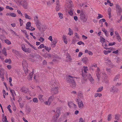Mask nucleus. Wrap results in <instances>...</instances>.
I'll return each instance as SVG.
<instances>
[{"label":"nucleus","mask_w":122,"mask_h":122,"mask_svg":"<svg viewBox=\"0 0 122 122\" xmlns=\"http://www.w3.org/2000/svg\"><path fill=\"white\" fill-rule=\"evenodd\" d=\"M81 18L83 22H86L87 20L88 17V15L87 14H86L81 12L80 14Z\"/></svg>","instance_id":"obj_2"},{"label":"nucleus","mask_w":122,"mask_h":122,"mask_svg":"<svg viewBox=\"0 0 122 122\" xmlns=\"http://www.w3.org/2000/svg\"><path fill=\"white\" fill-rule=\"evenodd\" d=\"M83 62L85 63H86L88 61V59L87 58L85 57L83 58L82 60Z\"/></svg>","instance_id":"obj_30"},{"label":"nucleus","mask_w":122,"mask_h":122,"mask_svg":"<svg viewBox=\"0 0 122 122\" xmlns=\"http://www.w3.org/2000/svg\"><path fill=\"white\" fill-rule=\"evenodd\" d=\"M21 49L23 51L25 52H27L28 53H30L31 52V51L30 49L29 48H26L25 45L22 44L21 45Z\"/></svg>","instance_id":"obj_5"},{"label":"nucleus","mask_w":122,"mask_h":122,"mask_svg":"<svg viewBox=\"0 0 122 122\" xmlns=\"http://www.w3.org/2000/svg\"><path fill=\"white\" fill-rule=\"evenodd\" d=\"M28 29L29 30L33 31L35 29L32 27L30 26V27H29V29Z\"/></svg>","instance_id":"obj_52"},{"label":"nucleus","mask_w":122,"mask_h":122,"mask_svg":"<svg viewBox=\"0 0 122 122\" xmlns=\"http://www.w3.org/2000/svg\"><path fill=\"white\" fill-rule=\"evenodd\" d=\"M33 71L31 73H30L29 75L28 78H29V80H31V79L32 77V76L33 74Z\"/></svg>","instance_id":"obj_23"},{"label":"nucleus","mask_w":122,"mask_h":122,"mask_svg":"<svg viewBox=\"0 0 122 122\" xmlns=\"http://www.w3.org/2000/svg\"><path fill=\"white\" fill-rule=\"evenodd\" d=\"M102 21H103V22H105L106 21V20L104 19H102L100 20V21H99V22L100 23Z\"/></svg>","instance_id":"obj_62"},{"label":"nucleus","mask_w":122,"mask_h":122,"mask_svg":"<svg viewBox=\"0 0 122 122\" xmlns=\"http://www.w3.org/2000/svg\"><path fill=\"white\" fill-rule=\"evenodd\" d=\"M68 30L69 33L68 34L69 35H71L73 34V30H71V28H69Z\"/></svg>","instance_id":"obj_26"},{"label":"nucleus","mask_w":122,"mask_h":122,"mask_svg":"<svg viewBox=\"0 0 122 122\" xmlns=\"http://www.w3.org/2000/svg\"><path fill=\"white\" fill-rule=\"evenodd\" d=\"M101 42L103 44H104V43H106L107 42H108V41L106 40L105 39H101Z\"/></svg>","instance_id":"obj_25"},{"label":"nucleus","mask_w":122,"mask_h":122,"mask_svg":"<svg viewBox=\"0 0 122 122\" xmlns=\"http://www.w3.org/2000/svg\"><path fill=\"white\" fill-rule=\"evenodd\" d=\"M22 0H17V3L19 5H21L22 3Z\"/></svg>","instance_id":"obj_44"},{"label":"nucleus","mask_w":122,"mask_h":122,"mask_svg":"<svg viewBox=\"0 0 122 122\" xmlns=\"http://www.w3.org/2000/svg\"><path fill=\"white\" fill-rule=\"evenodd\" d=\"M105 60L106 61L108 65H110L111 64V61L109 59V57H107L105 58Z\"/></svg>","instance_id":"obj_20"},{"label":"nucleus","mask_w":122,"mask_h":122,"mask_svg":"<svg viewBox=\"0 0 122 122\" xmlns=\"http://www.w3.org/2000/svg\"><path fill=\"white\" fill-rule=\"evenodd\" d=\"M116 43L115 42L113 43L111 42L109 43V46H112L115 45Z\"/></svg>","instance_id":"obj_63"},{"label":"nucleus","mask_w":122,"mask_h":122,"mask_svg":"<svg viewBox=\"0 0 122 122\" xmlns=\"http://www.w3.org/2000/svg\"><path fill=\"white\" fill-rule=\"evenodd\" d=\"M59 16L61 19H62L63 18V14L61 13H58Z\"/></svg>","instance_id":"obj_49"},{"label":"nucleus","mask_w":122,"mask_h":122,"mask_svg":"<svg viewBox=\"0 0 122 122\" xmlns=\"http://www.w3.org/2000/svg\"><path fill=\"white\" fill-rule=\"evenodd\" d=\"M98 16L97 17V19H99L101 18H102L103 17V16L100 14H98Z\"/></svg>","instance_id":"obj_58"},{"label":"nucleus","mask_w":122,"mask_h":122,"mask_svg":"<svg viewBox=\"0 0 122 122\" xmlns=\"http://www.w3.org/2000/svg\"><path fill=\"white\" fill-rule=\"evenodd\" d=\"M46 28L47 27L46 25H43L41 26H40L38 28L41 32H44V31L46 30Z\"/></svg>","instance_id":"obj_7"},{"label":"nucleus","mask_w":122,"mask_h":122,"mask_svg":"<svg viewBox=\"0 0 122 122\" xmlns=\"http://www.w3.org/2000/svg\"><path fill=\"white\" fill-rule=\"evenodd\" d=\"M58 117H57V116L55 115L53 117L52 119V122H56Z\"/></svg>","instance_id":"obj_16"},{"label":"nucleus","mask_w":122,"mask_h":122,"mask_svg":"<svg viewBox=\"0 0 122 122\" xmlns=\"http://www.w3.org/2000/svg\"><path fill=\"white\" fill-rule=\"evenodd\" d=\"M44 35V33L41 32V34H40V35L39 38H43V37H45Z\"/></svg>","instance_id":"obj_41"},{"label":"nucleus","mask_w":122,"mask_h":122,"mask_svg":"<svg viewBox=\"0 0 122 122\" xmlns=\"http://www.w3.org/2000/svg\"><path fill=\"white\" fill-rule=\"evenodd\" d=\"M5 42L7 44L10 45L11 44V42L8 39H6L5 41Z\"/></svg>","instance_id":"obj_45"},{"label":"nucleus","mask_w":122,"mask_h":122,"mask_svg":"<svg viewBox=\"0 0 122 122\" xmlns=\"http://www.w3.org/2000/svg\"><path fill=\"white\" fill-rule=\"evenodd\" d=\"M35 22L38 28L41 25V24L39 20Z\"/></svg>","instance_id":"obj_24"},{"label":"nucleus","mask_w":122,"mask_h":122,"mask_svg":"<svg viewBox=\"0 0 122 122\" xmlns=\"http://www.w3.org/2000/svg\"><path fill=\"white\" fill-rule=\"evenodd\" d=\"M112 119V115L111 114H109L107 117V121H110Z\"/></svg>","instance_id":"obj_43"},{"label":"nucleus","mask_w":122,"mask_h":122,"mask_svg":"<svg viewBox=\"0 0 122 122\" xmlns=\"http://www.w3.org/2000/svg\"><path fill=\"white\" fill-rule=\"evenodd\" d=\"M58 87H55L52 88L51 90V92L52 93L55 95L58 92Z\"/></svg>","instance_id":"obj_6"},{"label":"nucleus","mask_w":122,"mask_h":122,"mask_svg":"<svg viewBox=\"0 0 122 122\" xmlns=\"http://www.w3.org/2000/svg\"><path fill=\"white\" fill-rule=\"evenodd\" d=\"M51 102L49 101L48 100L47 101L45 102H44L45 104L46 105H48V106L50 105Z\"/></svg>","instance_id":"obj_46"},{"label":"nucleus","mask_w":122,"mask_h":122,"mask_svg":"<svg viewBox=\"0 0 122 122\" xmlns=\"http://www.w3.org/2000/svg\"><path fill=\"white\" fill-rule=\"evenodd\" d=\"M101 74V72L99 68H97V70L96 72V74L97 78L98 80V81H100V74Z\"/></svg>","instance_id":"obj_8"},{"label":"nucleus","mask_w":122,"mask_h":122,"mask_svg":"<svg viewBox=\"0 0 122 122\" xmlns=\"http://www.w3.org/2000/svg\"><path fill=\"white\" fill-rule=\"evenodd\" d=\"M106 69L107 71L109 73V74H110L111 73L110 69L106 68Z\"/></svg>","instance_id":"obj_55"},{"label":"nucleus","mask_w":122,"mask_h":122,"mask_svg":"<svg viewBox=\"0 0 122 122\" xmlns=\"http://www.w3.org/2000/svg\"><path fill=\"white\" fill-rule=\"evenodd\" d=\"M22 65L23 67H26L28 66L25 60H23V61Z\"/></svg>","instance_id":"obj_17"},{"label":"nucleus","mask_w":122,"mask_h":122,"mask_svg":"<svg viewBox=\"0 0 122 122\" xmlns=\"http://www.w3.org/2000/svg\"><path fill=\"white\" fill-rule=\"evenodd\" d=\"M69 14L71 15H73V13L72 10H70L68 12Z\"/></svg>","instance_id":"obj_50"},{"label":"nucleus","mask_w":122,"mask_h":122,"mask_svg":"<svg viewBox=\"0 0 122 122\" xmlns=\"http://www.w3.org/2000/svg\"><path fill=\"white\" fill-rule=\"evenodd\" d=\"M26 9L27 8V2L25 0H22V5Z\"/></svg>","instance_id":"obj_9"},{"label":"nucleus","mask_w":122,"mask_h":122,"mask_svg":"<svg viewBox=\"0 0 122 122\" xmlns=\"http://www.w3.org/2000/svg\"><path fill=\"white\" fill-rule=\"evenodd\" d=\"M6 51V50L5 47H4L3 48V49L2 51L3 54H4L5 56H7V53Z\"/></svg>","instance_id":"obj_21"},{"label":"nucleus","mask_w":122,"mask_h":122,"mask_svg":"<svg viewBox=\"0 0 122 122\" xmlns=\"http://www.w3.org/2000/svg\"><path fill=\"white\" fill-rule=\"evenodd\" d=\"M52 55H51V54H44L43 56L45 58H49V57H52Z\"/></svg>","instance_id":"obj_14"},{"label":"nucleus","mask_w":122,"mask_h":122,"mask_svg":"<svg viewBox=\"0 0 122 122\" xmlns=\"http://www.w3.org/2000/svg\"><path fill=\"white\" fill-rule=\"evenodd\" d=\"M89 80L91 83H94V80L92 77L91 78L89 79Z\"/></svg>","instance_id":"obj_57"},{"label":"nucleus","mask_w":122,"mask_h":122,"mask_svg":"<svg viewBox=\"0 0 122 122\" xmlns=\"http://www.w3.org/2000/svg\"><path fill=\"white\" fill-rule=\"evenodd\" d=\"M20 22V26H21L23 24V21L21 19H19Z\"/></svg>","instance_id":"obj_60"},{"label":"nucleus","mask_w":122,"mask_h":122,"mask_svg":"<svg viewBox=\"0 0 122 122\" xmlns=\"http://www.w3.org/2000/svg\"><path fill=\"white\" fill-rule=\"evenodd\" d=\"M25 18L26 19L30 20L31 19V17L30 16L27 15L26 13L25 14Z\"/></svg>","instance_id":"obj_38"},{"label":"nucleus","mask_w":122,"mask_h":122,"mask_svg":"<svg viewBox=\"0 0 122 122\" xmlns=\"http://www.w3.org/2000/svg\"><path fill=\"white\" fill-rule=\"evenodd\" d=\"M33 101L35 103H37L38 102V100L36 98H34L32 99Z\"/></svg>","instance_id":"obj_35"},{"label":"nucleus","mask_w":122,"mask_h":122,"mask_svg":"<svg viewBox=\"0 0 122 122\" xmlns=\"http://www.w3.org/2000/svg\"><path fill=\"white\" fill-rule=\"evenodd\" d=\"M5 63H8V62L9 64H10L11 63V60L10 59H7L5 60Z\"/></svg>","instance_id":"obj_37"},{"label":"nucleus","mask_w":122,"mask_h":122,"mask_svg":"<svg viewBox=\"0 0 122 122\" xmlns=\"http://www.w3.org/2000/svg\"><path fill=\"white\" fill-rule=\"evenodd\" d=\"M78 96L80 98L82 99L83 98V94L81 91H79L78 94Z\"/></svg>","instance_id":"obj_19"},{"label":"nucleus","mask_w":122,"mask_h":122,"mask_svg":"<svg viewBox=\"0 0 122 122\" xmlns=\"http://www.w3.org/2000/svg\"><path fill=\"white\" fill-rule=\"evenodd\" d=\"M38 19V16H36L34 17V20L35 22L36 21H38L39 20Z\"/></svg>","instance_id":"obj_59"},{"label":"nucleus","mask_w":122,"mask_h":122,"mask_svg":"<svg viewBox=\"0 0 122 122\" xmlns=\"http://www.w3.org/2000/svg\"><path fill=\"white\" fill-rule=\"evenodd\" d=\"M54 98V97L53 96H51L49 97L48 100L49 101H50L51 103L53 100Z\"/></svg>","instance_id":"obj_40"},{"label":"nucleus","mask_w":122,"mask_h":122,"mask_svg":"<svg viewBox=\"0 0 122 122\" xmlns=\"http://www.w3.org/2000/svg\"><path fill=\"white\" fill-rule=\"evenodd\" d=\"M103 86H101L100 87H99L97 90V92H100L103 90Z\"/></svg>","instance_id":"obj_33"},{"label":"nucleus","mask_w":122,"mask_h":122,"mask_svg":"<svg viewBox=\"0 0 122 122\" xmlns=\"http://www.w3.org/2000/svg\"><path fill=\"white\" fill-rule=\"evenodd\" d=\"M116 62L117 63H119L121 61V59L119 57H117L116 58Z\"/></svg>","instance_id":"obj_54"},{"label":"nucleus","mask_w":122,"mask_h":122,"mask_svg":"<svg viewBox=\"0 0 122 122\" xmlns=\"http://www.w3.org/2000/svg\"><path fill=\"white\" fill-rule=\"evenodd\" d=\"M11 107V106L10 105H9L7 107V108L9 110V111L10 113H11L12 111L11 110L10 107Z\"/></svg>","instance_id":"obj_53"},{"label":"nucleus","mask_w":122,"mask_h":122,"mask_svg":"<svg viewBox=\"0 0 122 122\" xmlns=\"http://www.w3.org/2000/svg\"><path fill=\"white\" fill-rule=\"evenodd\" d=\"M24 40L31 47L33 48L35 50H37V49L33 45L31 44L27 41L26 39H24Z\"/></svg>","instance_id":"obj_10"},{"label":"nucleus","mask_w":122,"mask_h":122,"mask_svg":"<svg viewBox=\"0 0 122 122\" xmlns=\"http://www.w3.org/2000/svg\"><path fill=\"white\" fill-rule=\"evenodd\" d=\"M102 30L104 32L106 36H108L107 31L105 30V28H102Z\"/></svg>","instance_id":"obj_31"},{"label":"nucleus","mask_w":122,"mask_h":122,"mask_svg":"<svg viewBox=\"0 0 122 122\" xmlns=\"http://www.w3.org/2000/svg\"><path fill=\"white\" fill-rule=\"evenodd\" d=\"M77 44L79 45H81V44H83L84 45V43L83 42L81 41H80L78 42L77 43Z\"/></svg>","instance_id":"obj_64"},{"label":"nucleus","mask_w":122,"mask_h":122,"mask_svg":"<svg viewBox=\"0 0 122 122\" xmlns=\"http://www.w3.org/2000/svg\"><path fill=\"white\" fill-rule=\"evenodd\" d=\"M87 76V78L89 79L91 78L92 77V76L90 74H89Z\"/></svg>","instance_id":"obj_61"},{"label":"nucleus","mask_w":122,"mask_h":122,"mask_svg":"<svg viewBox=\"0 0 122 122\" xmlns=\"http://www.w3.org/2000/svg\"><path fill=\"white\" fill-rule=\"evenodd\" d=\"M21 90L22 92L25 93H26L28 91V89L27 88L24 87H22Z\"/></svg>","instance_id":"obj_11"},{"label":"nucleus","mask_w":122,"mask_h":122,"mask_svg":"<svg viewBox=\"0 0 122 122\" xmlns=\"http://www.w3.org/2000/svg\"><path fill=\"white\" fill-rule=\"evenodd\" d=\"M75 78L71 76H69L67 79V81L70 84V86L74 88L76 86V84L75 81Z\"/></svg>","instance_id":"obj_1"},{"label":"nucleus","mask_w":122,"mask_h":122,"mask_svg":"<svg viewBox=\"0 0 122 122\" xmlns=\"http://www.w3.org/2000/svg\"><path fill=\"white\" fill-rule=\"evenodd\" d=\"M115 119L117 120H118L119 118V116L118 115H115Z\"/></svg>","instance_id":"obj_56"},{"label":"nucleus","mask_w":122,"mask_h":122,"mask_svg":"<svg viewBox=\"0 0 122 122\" xmlns=\"http://www.w3.org/2000/svg\"><path fill=\"white\" fill-rule=\"evenodd\" d=\"M78 105L79 107L80 108H82L84 106L83 102L82 101H81L79 103V104H78Z\"/></svg>","instance_id":"obj_18"},{"label":"nucleus","mask_w":122,"mask_h":122,"mask_svg":"<svg viewBox=\"0 0 122 122\" xmlns=\"http://www.w3.org/2000/svg\"><path fill=\"white\" fill-rule=\"evenodd\" d=\"M43 97V95H40L38 96V98L42 102H43L44 101L43 99L42 98Z\"/></svg>","instance_id":"obj_27"},{"label":"nucleus","mask_w":122,"mask_h":122,"mask_svg":"<svg viewBox=\"0 0 122 122\" xmlns=\"http://www.w3.org/2000/svg\"><path fill=\"white\" fill-rule=\"evenodd\" d=\"M68 104L69 107L71 108L73 105V103L71 102H69Z\"/></svg>","instance_id":"obj_47"},{"label":"nucleus","mask_w":122,"mask_h":122,"mask_svg":"<svg viewBox=\"0 0 122 122\" xmlns=\"http://www.w3.org/2000/svg\"><path fill=\"white\" fill-rule=\"evenodd\" d=\"M110 92L113 94L117 93L119 90L118 88L114 86H112L110 88Z\"/></svg>","instance_id":"obj_4"},{"label":"nucleus","mask_w":122,"mask_h":122,"mask_svg":"<svg viewBox=\"0 0 122 122\" xmlns=\"http://www.w3.org/2000/svg\"><path fill=\"white\" fill-rule=\"evenodd\" d=\"M61 114L60 111L59 109H57L55 112V115L57 116V117H59Z\"/></svg>","instance_id":"obj_15"},{"label":"nucleus","mask_w":122,"mask_h":122,"mask_svg":"<svg viewBox=\"0 0 122 122\" xmlns=\"http://www.w3.org/2000/svg\"><path fill=\"white\" fill-rule=\"evenodd\" d=\"M85 52L86 53H87L89 55H92L93 54L92 53V52L90 51H89L87 50H85Z\"/></svg>","instance_id":"obj_42"},{"label":"nucleus","mask_w":122,"mask_h":122,"mask_svg":"<svg viewBox=\"0 0 122 122\" xmlns=\"http://www.w3.org/2000/svg\"><path fill=\"white\" fill-rule=\"evenodd\" d=\"M119 75H116L115 77L114 78V81H117L118 80V79L119 78Z\"/></svg>","instance_id":"obj_34"},{"label":"nucleus","mask_w":122,"mask_h":122,"mask_svg":"<svg viewBox=\"0 0 122 122\" xmlns=\"http://www.w3.org/2000/svg\"><path fill=\"white\" fill-rule=\"evenodd\" d=\"M6 16H11L12 17H15L16 16V14L13 13H6Z\"/></svg>","instance_id":"obj_13"},{"label":"nucleus","mask_w":122,"mask_h":122,"mask_svg":"<svg viewBox=\"0 0 122 122\" xmlns=\"http://www.w3.org/2000/svg\"><path fill=\"white\" fill-rule=\"evenodd\" d=\"M102 96V94L98 93H97L95 94L94 96V97H96L98 96L99 97H101Z\"/></svg>","instance_id":"obj_28"},{"label":"nucleus","mask_w":122,"mask_h":122,"mask_svg":"<svg viewBox=\"0 0 122 122\" xmlns=\"http://www.w3.org/2000/svg\"><path fill=\"white\" fill-rule=\"evenodd\" d=\"M4 70L3 68H0V76L2 79H4V77L3 76V71Z\"/></svg>","instance_id":"obj_12"},{"label":"nucleus","mask_w":122,"mask_h":122,"mask_svg":"<svg viewBox=\"0 0 122 122\" xmlns=\"http://www.w3.org/2000/svg\"><path fill=\"white\" fill-rule=\"evenodd\" d=\"M12 51L13 53L17 55H19V52L16 50L14 49H12Z\"/></svg>","instance_id":"obj_29"},{"label":"nucleus","mask_w":122,"mask_h":122,"mask_svg":"<svg viewBox=\"0 0 122 122\" xmlns=\"http://www.w3.org/2000/svg\"><path fill=\"white\" fill-rule=\"evenodd\" d=\"M31 23L29 21L26 24L25 28L26 29H29V27L31 26Z\"/></svg>","instance_id":"obj_22"},{"label":"nucleus","mask_w":122,"mask_h":122,"mask_svg":"<svg viewBox=\"0 0 122 122\" xmlns=\"http://www.w3.org/2000/svg\"><path fill=\"white\" fill-rule=\"evenodd\" d=\"M111 9L110 8H109L108 9V15L110 17L111 15Z\"/></svg>","instance_id":"obj_48"},{"label":"nucleus","mask_w":122,"mask_h":122,"mask_svg":"<svg viewBox=\"0 0 122 122\" xmlns=\"http://www.w3.org/2000/svg\"><path fill=\"white\" fill-rule=\"evenodd\" d=\"M116 10L117 14L118 16H120L122 11V9L118 4H116Z\"/></svg>","instance_id":"obj_3"},{"label":"nucleus","mask_w":122,"mask_h":122,"mask_svg":"<svg viewBox=\"0 0 122 122\" xmlns=\"http://www.w3.org/2000/svg\"><path fill=\"white\" fill-rule=\"evenodd\" d=\"M61 9L60 5H56V11H58Z\"/></svg>","instance_id":"obj_39"},{"label":"nucleus","mask_w":122,"mask_h":122,"mask_svg":"<svg viewBox=\"0 0 122 122\" xmlns=\"http://www.w3.org/2000/svg\"><path fill=\"white\" fill-rule=\"evenodd\" d=\"M45 46H44L43 44H41L38 48V49H40V48H44Z\"/></svg>","instance_id":"obj_51"},{"label":"nucleus","mask_w":122,"mask_h":122,"mask_svg":"<svg viewBox=\"0 0 122 122\" xmlns=\"http://www.w3.org/2000/svg\"><path fill=\"white\" fill-rule=\"evenodd\" d=\"M10 91L11 93V95L12 96V94H13L14 96H15L16 95V94H15V91L14 90H12L11 89H10Z\"/></svg>","instance_id":"obj_32"},{"label":"nucleus","mask_w":122,"mask_h":122,"mask_svg":"<svg viewBox=\"0 0 122 122\" xmlns=\"http://www.w3.org/2000/svg\"><path fill=\"white\" fill-rule=\"evenodd\" d=\"M84 72L85 73H87V71L88 70V67L87 66H84L83 67Z\"/></svg>","instance_id":"obj_36"}]
</instances>
